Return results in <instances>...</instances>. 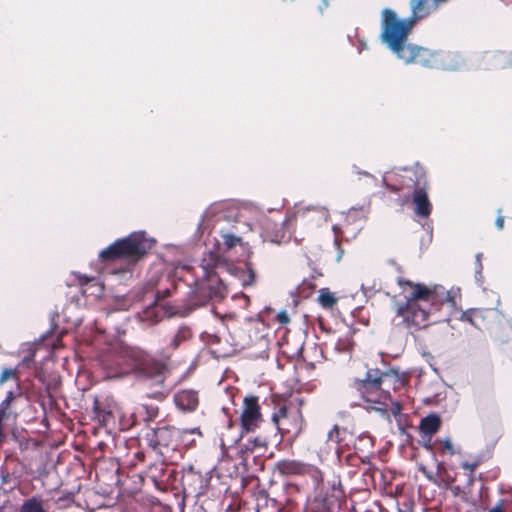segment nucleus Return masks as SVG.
Here are the masks:
<instances>
[{
    "label": "nucleus",
    "mask_w": 512,
    "mask_h": 512,
    "mask_svg": "<svg viewBox=\"0 0 512 512\" xmlns=\"http://www.w3.org/2000/svg\"><path fill=\"white\" fill-rule=\"evenodd\" d=\"M352 170L355 174H358V175H363L366 177V184L370 187H375L376 186V178L369 174L368 172L366 171H360L358 170V168L356 166H353L352 167Z\"/></svg>",
    "instance_id": "b1692460"
},
{
    "label": "nucleus",
    "mask_w": 512,
    "mask_h": 512,
    "mask_svg": "<svg viewBox=\"0 0 512 512\" xmlns=\"http://www.w3.org/2000/svg\"><path fill=\"white\" fill-rule=\"evenodd\" d=\"M357 212H358V209H356L355 207L350 208L349 211H348L347 219L346 220L348 222H351L352 220H354L355 215L357 214Z\"/></svg>",
    "instance_id": "f704fd0d"
},
{
    "label": "nucleus",
    "mask_w": 512,
    "mask_h": 512,
    "mask_svg": "<svg viewBox=\"0 0 512 512\" xmlns=\"http://www.w3.org/2000/svg\"><path fill=\"white\" fill-rule=\"evenodd\" d=\"M348 39L352 46H355L359 53H361L363 50L367 49L366 41L358 36V32L355 31V35L351 36L348 35Z\"/></svg>",
    "instance_id": "4be33fe9"
},
{
    "label": "nucleus",
    "mask_w": 512,
    "mask_h": 512,
    "mask_svg": "<svg viewBox=\"0 0 512 512\" xmlns=\"http://www.w3.org/2000/svg\"><path fill=\"white\" fill-rule=\"evenodd\" d=\"M462 320L469 322L477 329H483L487 323L485 320V312L481 309H470L462 314Z\"/></svg>",
    "instance_id": "a211bd4d"
},
{
    "label": "nucleus",
    "mask_w": 512,
    "mask_h": 512,
    "mask_svg": "<svg viewBox=\"0 0 512 512\" xmlns=\"http://www.w3.org/2000/svg\"><path fill=\"white\" fill-rule=\"evenodd\" d=\"M201 434L199 428L193 429H178L171 426H161L151 430L147 434L149 446L156 449L160 446L163 447H176L179 443H188L186 437L191 434Z\"/></svg>",
    "instance_id": "0eeeda50"
},
{
    "label": "nucleus",
    "mask_w": 512,
    "mask_h": 512,
    "mask_svg": "<svg viewBox=\"0 0 512 512\" xmlns=\"http://www.w3.org/2000/svg\"><path fill=\"white\" fill-rule=\"evenodd\" d=\"M224 268L240 280L243 286L251 285L254 282V271L247 265L243 267L233 264L224 265L219 261H214L213 266L209 262L199 265L197 270L191 266H184L176 272L177 275L185 282L189 281V275L193 281L188 283L190 287L188 297L184 304L175 311V314L185 317L199 307L222 300L226 295V286L217 270Z\"/></svg>",
    "instance_id": "f257e3e1"
},
{
    "label": "nucleus",
    "mask_w": 512,
    "mask_h": 512,
    "mask_svg": "<svg viewBox=\"0 0 512 512\" xmlns=\"http://www.w3.org/2000/svg\"><path fill=\"white\" fill-rule=\"evenodd\" d=\"M380 475H381V478L384 480V473L381 472Z\"/></svg>",
    "instance_id": "8fccbe9b"
},
{
    "label": "nucleus",
    "mask_w": 512,
    "mask_h": 512,
    "mask_svg": "<svg viewBox=\"0 0 512 512\" xmlns=\"http://www.w3.org/2000/svg\"><path fill=\"white\" fill-rule=\"evenodd\" d=\"M223 237V241H224V244L228 247V248H232L234 247L237 243L240 242V238L235 236L234 234L232 233H225L222 235Z\"/></svg>",
    "instance_id": "a878e982"
},
{
    "label": "nucleus",
    "mask_w": 512,
    "mask_h": 512,
    "mask_svg": "<svg viewBox=\"0 0 512 512\" xmlns=\"http://www.w3.org/2000/svg\"><path fill=\"white\" fill-rule=\"evenodd\" d=\"M193 338V331L187 325H180L175 332L170 336L167 342V348L176 350L185 345Z\"/></svg>",
    "instance_id": "4468645a"
},
{
    "label": "nucleus",
    "mask_w": 512,
    "mask_h": 512,
    "mask_svg": "<svg viewBox=\"0 0 512 512\" xmlns=\"http://www.w3.org/2000/svg\"><path fill=\"white\" fill-rule=\"evenodd\" d=\"M379 356L381 357V362L384 363V352H379Z\"/></svg>",
    "instance_id": "49530a36"
},
{
    "label": "nucleus",
    "mask_w": 512,
    "mask_h": 512,
    "mask_svg": "<svg viewBox=\"0 0 512 512\" xmlns=\"http://www.w3.org/2000/svg\"><path fill=\"white\" fill-rule=\"evenodd\" d=\"M361 289L365 295H367L368 291H371L370 289H367L364 284L361 285Z\"/></svg>",
    "instance_id": "c03bdc74"
},
{
    "label": "nucleus",
    "mask_w": 512,
    "mask_h": 512,
    "mask_svg": "<svg viewBox=\"0 0 512 512\" xmlns=\"http://www.w3.org/2000/svg\"><path fill=\"white\" fill-rule=\"evenodd\" d=\"M380 16H381V29H380L379 37H380L381 41L384 42V9L381 11Z\"/></svg>",
    "instance_id": "72a5a7b5"
},
{
    "label": "nucleus",
    "mask_w": 512,
    "mask_h": 512,
    "mask_svg": "<svg viewBox=\"0 0 512 512\" xmlns=\"http://www.w3.org/2000/svg\"><path fill=\"white\" fill-rule=\"evenodd\" d=\"M11 402L8 399H4L0 403V422L7 417V410L10 408Z\"/></svg>",
    "instance_id": "c756f323"
},
{
    "label": "nucleus",
    "mask_w": 512,
    "mask_h": 512,
    "mask_svg": "<svg viewBox=\"0 0 512 512\" xmlns=\"http://www.w3.org/2000/svg\"><path fill=\"white\" fill-rule=\"evenodd\" d=\"M508 504L506 499H499L487 512H508Z\"/></svg>",
    "instance_id": "393cba45"
},
{
    "label": "nucleus",
    "mask_w": 512,
    "mask_h": 512,
    "mask_svg": "<svg viewBox=\"0 0 512 512\" xmlns=\"http://www.w3.org/2000/svg\"><path fill=\"white\" fill-rule=\"evenodd\" d=\"M415 23L414 18L398 19L393 11L386 9V45L406 65L435 68L439 64L435 51L408 42Z\"/></svg>",
    "instance_id": "20e7f679"
},
{
    "label": "nucleus",
    "mask_w": 512,
    "mask_h": 512,
    "mask_svg": "<svg viewBox=\"0 0 512 512\" xmlns=\"http://www.w3.org/2000/svg\"><path fill=\"white\" fill-rule=\"evenodd\" d=\"M439 444L441 446L442 453H448L450 455L455 454V449L450 439L441 440L439 441Z\"/></svg>",
    "instance_id": "bb28decb"
},
{
    "label": "nucleus",
    "mask_w": 512,
    "mask_h": 512,
    "mask_svg": "<svg viewBox=\"0 0 512 512\" xmlns=\"http://www.w3.org/2000/svg\"><path fill=\"white\" fill-rule=\"evenodd\" d=\"M297 215L309 219H315L317 224L326 222L329 218L328 210L322 206H307L305 208H299L297 210Z\"/></svg>",
    "instance_id": "2eb2a0df"
},
{
    "label": "nucleus",
    "mask_w": 512,
    "mask_h": 512,
    "mask_svg": "<svg viewBox=\"0 0 512 512\" xmlns=\"http://www.w3.org/2000/svg\"><path fill=\"white\" fill-rule=\"evenodd\" d=\"M325 7L328 6L327 0H323Z\"/></svg>",
    "instance_id": "de8ad7c7"
},
{
    "label": "nucleus",
    "mask_w": 512,
    "mask_h": 512,
    "mask_svg": "<svg viewBox=\"0 0 512 512\" xmlns=\"http://www.w3.org/2000/svg\"><path fill=\"white\" fill-rule=\"evenodd\" d=\"M162 294H163V297L168 296V295L170 294L169 289H165V290L162 292Z\"/></svg>",
    "instance_id": "a18cd8bd"
},
{
    "label": "nucleus",
    "mask_w": 512,
    "mask_h": 512,
    "mask_svg": "<svg viewBox=\"0 0 512 512\" xmlns=\"http://www.w3.org/2000/svg\"><path fill=\"white\" fill-rule=\"evenodd\" d=\"M236 215V210L229 209L226 203H214L204 212L198 224V232L203 234L220 221L230 222L236 218Z\"/></svg>",
    "instance_id": "1a4fd4ad"
},
{
    "label": "nucleus",
    "mask_w": 512,
    "mask_h": 512,
    "mask_svg": "<svg viewBox=\"0 0 512 512\" xmlns=\"http://www.w3.org/2000/svg\"><path fill=\"white\" fill-rule=\"evenodd\" d=\"M264 222H267L268 223V220L267 219H264ZM266 228L268 229L269 226L267 225Z\"/></svg>",
    "instance_id": "3c124183"
},
{
    "label": "nucleus",
    "mask_w": 512,
    "mask_h": 512,
    "mask_svg": "<svg viewBox=\"0 0 512 512\" xmlns=\"http://www.w3.org/2000/svg\"><path fill=\"white\" fill-rule=\"evenodd\" d=\"M261 422L258 397L249 395L244 398L243 411L241 413V426L246 432L254 431Z\"/></svg>",
    "instance_id": "9d476101"
},
{
    "label": "nucleus",
    "mask_w": 512,
    "mask_h": 512,
    "mask_svg": "<svg viewBox=\"0 0 512 512\" xmlns=\"http://www.w3.org/2000/svg\"><path fill=\"white\" fill-rule=\"evenodd\" d=\"M389 265L392 266L397 272H401V267L398 266L395 261H390Z\"/></svg>",
    "instance_id": "a19ab883"
},
{
    "label": "nucleus",
    "mask_w": 512,
    "mask_h": 512,
    "mask_svg": "<svg viewBox=\"0 0 512 512\" xmlns=\"http://www.w3.org/2000/svg\"><path fill=\"white\" fill-rule=\"evenodd\" d=\"M32 357H33V355H29V356L24 357V359L22 360V364L23 365H28V363L30 361H32Z\"/></svg>",
    "instance_id": "ea45409f"
},
{
    "label": "nucleus",
    "mask_w": 512,
    "mask_h": 512,
    "mask_svg": "<svg viewBox=\"0 0 512 512\" xmlns=\"http://www.w3.org/2000/svg\"><path fill=\"white\" fill-rule=\"evenodd\" d=\"M425 3H426V0H417L416 4L414 6V11L415 12L420 11L423 8V6L425 5Z\"/></svg>",
    "instance_id": "c9c22d12"
},
{
    "label": "nucleus",
    "mask_w": 512,
    "mask_h": 512,
    "mask_svg": "<svg viewBox=\"0 0 512 512\" xmlns=\"http://www.w3.org/2000/svg\"><path fill=\"white\" fill-rule=\"evenodd\" d=\"M246 226L248 227L249 230H252V227L250 224H246Z\"/></svg>",
    "instance_id": "09e8293b"
},
{
    "label": "nucleus",
    "mask_w": 512,
    "mask_h": 512,
    "mask_svg": "<svg viewBox=\"0 0 512 512\" xmlns=\"http://www.w3.org/2000/svg\"><path fill=\"white\" fill-rule=\"evenodd\" d=\"M335 246H336V247H337V249H338V255H337V257H336V261H337V262H339V261L341 260L342 256H343V253H344V252H343V250L340 248V245H339V243H338V241H337V240H335Z\"/></svg>",
    "instance_id": "e433bc0d"
},
{
    "label": "nucleus",
    "mask_w": 512,
    "mask_h": 512,
    "mask_svg": "<svg viewBox=\"0 0 512 512\" xmlns=\"http://www.w3.org/2000/svg\"><path fill=\"white\" fill-rule=\"evenodd\" d=\"M441 427V419L437 414H429L421 419L419 429L429 437L436 434Z\"/></svg>",
    "instance_id": "dca6fc26"
},
{
    "label": "nucleus",
    "mask_w": 512,
    "mask_h": 512,
    "mask_svg": "<svg viewBox=\"0 0 512 512\" xmlns=\"http://www.w3.org/2000/svg\"><path fill=\"white\" fill-rule=\"evenodd\" d=\"M481 256H482V254H477V256H476L477 257V264H478L479 270L482 269V263H481V260H480Z\"/></svg>",
    "instance_id": "79ce46f5"
},
{
    "label": "nucleus",
    "mask_w": 512,
    "mask_h": 512,
    "mask_svg": "<svg viewBox=\"0 0 512 512\" xmlns=\"http://www.w3.org/2000/svg\"><path fill=\"white\" fill-rule=\"evenodd\" d=\"M409 378L394 368L386 369V383L393 385L394 390H400L408 385Z\"/></svg>",
    "instance_id": "f3484780"
},
{
    "label": "nucleus",
    "mask_w": 512,
    "mask_h": 512,
    "mask_svg": "<svg viewBox=\"0 0 512 512\" xmlns=\"http://www.w3.org/2000/svg\"><path fill=\"white\" fill-rule=\"evenodd\" d=\"M481 460L479 458H475L471 461L467 460L461 463V468L467 471L468 481H474V473L476 469L480 466Z\"/></svg>",
    "instance_id": "aec40b11"
},
{
    "label": "nucleus",
    "mask_w": 512,
    "mask_h": 512,
    "mask_svg": "<svg viewBox=\"0 0 512 512\" xmlns=\"http://www.w3.org/2000/svg\"><path fill=\"white\" fill-rule=\"evenodd\" d=\"M100 364L107 379L134 372L137 377L151 381L152 385L158 387L152 395L154 398L164 396L171 389V386L165 385L166 365L139 348H121L119 351L105 353L100 357Z\"/></svg>",
    "instance_id": "f03ea898"
},
{
    "label": "nucleus",
    "mask_w": 512,
    "mask_h": 512,
    "mask_svg": "<svg viewBox=\"0 0 512 512\" xmlns=\"http://www.w3.org/2000/svg\"><path fill=\"white\" fill-rule=\"evenodd\" d=\"M384 372L378 368H367L364 378H355L351 387L359 394L360 402L351 406L363 407L368 412L384 414Z\"/></svg>",
    "instance_id": "423d86ee"
},
{
    "label": "nucleus",
    "mask_w": 512,
    "mask_h": 512,
    "mask_svg": "<svg viewBox=\"0 0 512 512\" xmlns=\"http://www.w3.org/2000/svg\"><path fill=\"white\" fill-rule=\"evenodd\" d=\"M287 409L286 407H280L277 413H274L272 416L273 422L278 425L280 417H286Z\"/></svg>",
    "instance_id": "7c9ffc66"
},
{
    "label": "nucleus",
    "mask_w": 512,
    "mask_h": 512,
    "mask_svg": "<svg viewBox=\"0 0 512 512\" xmlns=\"http://www.w3.org/2000/svg\"><path fill=\"white\" fill-rule=\"evenodd\" d=\"M153 243L154 240L148 238L144 231L133 232L102 250L99 257L103 261L123 260L134 264L152 248Z\"/></svg>",
    "instance_id": "39448f33"
},
{
    "label": "nucleus",
    "mask_w": 512,
    "mask_h": 512,
    "mask_svg": "<svg viewBox=\"0 0 512 512\" xmlns=\"http://www.w3.org/2000/svg\"><path fill=\"white\" fill-rule=\"evenodd\" d=\"M16 371H17L16 369H11V368L3 369L2 373H1V376H0V384H3L8 379H10L12 377H15L16 376Z\"/></svg>",
    "instance_id": "c85d7f7f"
},
{
    "label": "nucleus",
    "mask_w": 512,
    "mask_h": 512,
    "mask_svg": "<svg viewBox=\"0 0 512 512\" xmlns=\"http://www.w3.org/2000/svg\"><path fill=\"white\" fill-rule=\"evenodd\" d=\"M277 320L281 323V324H286L289 322V317L286 313V311H281L277 314Z\"/></svg>",
    "instance_id": "2f4dec72"
},
{
    "label": "nucleus",
    "mask_w": 512,
    "mask_h": 512,
    "mask_svg": "<svg viewBox=\"0 0 512 512\" xmlns=\"http://www.w3.org/2000/svg\"><path fill=\"white\" fill-rule=\"evenodd\" d=\"M495 225L499 230L504 227V217L501 215V210H498V217L496 218Z\"/></svg>",
    "instance_id": "473e14b6"
},
{
    "label": "nucleus",
    "mask_w": 512,
    "mask_h": 512,
    "mask_svg": "<svg viewBox=\"0 0 512 512\" xmlns=\"http://www.w3.org/2000/svg\"><path fill=\"white\" fill-rule=\"evenodd\" d=\"M341 431L337 426H335L329 433H328V440L335 442V443H341L343 441V438L340 436Z\"/></svg>",
    "instance_id": "cd10ccee"
},
{
    "label": "nucleus",
    "mask_w": 512,
    "mask_h": 512,
    "mask_svg": "<svg viewBox=\"0 0 512 512\" xmlns=\"http://www.w3.org/2000/svg\"><path fill=\"white\" fill-rule=\"evenodd\" d=\"M318 301L324 309H331L336 304L337 298L328 288H322L319 291Z\"/></svg>",
    "instance_id": "6ab92c4d"
},
{
    "label": "nucleus",
    "mask_w": 512,
    "mask_h": 512,
    "mask_svg": "<svg viewBox=\"0 0 512 512\" xmlns=\"http://www.w3.org/2000/svg\"><path fill=\"white\" fill-rule=\"evenodd\" d=\"M175 403L183 411H194L198 404V393L195 390H182L175 395Z\"/></svg>",
    "instance_id": "ddd939ff"
},
{
    "label": "nucleus",
    "mask_w": 512,
    "mask_h": 512,
    "mask_svg": "<svg viewBox=\"0 0 512 512\" xmlns=\"http://www.w3.org/2000/svg\"><path fill=\"white\" fill-rule=\"evenodd\" d=\"M14 398H15V394H14V392H13V391H9V392L7 393V395H6V397H5V399H8V400H9V402H11V403H12V401L14 400Z\"/></svg>",
    "instance_id": "4c0bfd02"
},
{
    "label": "nucleus",
    "mask_w": 512,
    "mask_h": 512,
    "mask_svg": "<svg viewBox=\"0 0 512 512\" xmlns=\"http://www.w3.org/2000/svg\"><path fill=\"white\" fill-rule=\"evenodd\" d=\"M92 284L91 287L95 289L93 292L95 295H100L103 291V287L98 283L95 277L79 276V284L81 286Z\"/></svg>",
    "instance_id": "412c9836"
},
{
    "label": "nucleus",
    "mask_w": 512,
    "mask_h": 512,
    "mask_svg": "<svg viewBox=\"0 0 512 512\" xmlns=\"http://www.w3.org/2000/svg\"><path fill=\"white\" fill-rule=\"evenodd\" d=\"M410 509L408 498L403 494V487L386 484V512H409Z\"/></svg>",
    "instance_id": "9b49d317"
},
{
    "label": "nucleus",
    "mask_w": 512,
    "mask_h": 512,
    "mask_svg": "<svg viewBox=\"0 0 512 512\" xmlns=\"http://www.w3.org/2000/svg\"><path fill=\"white\" fill-rule=\"evenodd\" d=\"M157 411H158V409H157V408H154V407L150 408V409L148 410L149 417H154V416H156Z\"/></svg>",
    "instance_id": "58836bf2"
},
{
    "label": "nucleus",
    "mask_w": 512,
    "mask_h": 512,
    "mask_svg": "<svg viewBox=\"0 0 512 512\" xmlns=\"http://www.w3.org/2000/svg\"><path fill=\"white\" fill-rule=\"evenodd\" d=\"M395 281L401 288L405 305L398 307V314L412 326L424 328L429 324L430 316L451 301L449 292L443 286H426L413 283L396 276Z\"/></svg>",
    "instance_id": "7ed1b4c3"
},
{
    "label": "nucleus",
    "mask_w": 512,
    "mask_h": 512,
    "mask_svg": "<svg viewBox=\"0 0 512 512\" xmlns=\"http://www.w3.org/2000/svg\"><path fill=\"white\" fill-rule=\"evenodd\" d=\"M254 446H262V442H261V440H260V439H258V438H256V439L254 440Z\"/></svg>",
    "instance_id": "37998d69"
},
{
    "label": "nucleus",
    "mask_w": 512,
    "mask_h": 512,
    "mask_svg": "<svg viewBox=\"0 0 512 512\" xmlns=\"http://www.w3.org/2000/svg\"><path fill=\"white\" fill-rule=\"evenodd\" d=\"M297 468L298 464L294 461H283L279 464V469L282 473H295Z\"/></svg>",
    "instance_id": "5701e85b"
},
{
    "label": "nucleus",
    "mask_w": 512,
    "mask_h": 512,
    "mask_svg": "<svg viewBox=\"0 0 512 512\" xmlns=\"http://www.w3.org/2000/svg\"><path fill=\"white\" fill-rule=\"evenodd\" d=\"M415 174L418 175V178L411 198L414 206V213L416 216L426 219L432 212V203L427 192L428 185L426 175L422 168H417L415 170Z\"/></svg>",
    "instance_id": "6e6552de"
},
{
    "label": "nucleus",
    "mask_w": 512,
    "mask_h": 512,
    "mask_svg": "<svg viewBox=\"0 0 512 512\" xmlns=\"http://www.w3.org/2000/svg\"><path fill=\"white\" fill-rule=\"evenodd\" d=\"M391 401L390 408H386V416L389 420L393 418L397 428L401 434H405L407 429L411 427L410 416L403 412V404L401 401H392L389 393L386 391V399Z\"/></svg>",
    "instance_id": "f8f14e48"
}]
</instances>
